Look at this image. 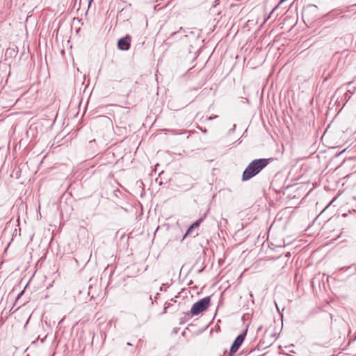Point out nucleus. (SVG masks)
Wrapping results in <instances>:
<instances>
[{"instance_id": "nucleus-10", "label": "nucleus", "mask_w": 356, "mask_h": 356, "mask_svg": "<svg viewBox=\"0 0 356 356\" xmlns=\"http://www.w3.org/2000/svg\"><path fill=\"white\" fill-rule=\"evenodd\" d=\"M170 305H171V303H165V309H166L167 307H168Z\"/></svg>"}, {"instance_id": "nucleus-12", "label": "nucleus", "mask_w": 356, "mask_h": 356, "mask_svg": "<svg viewBox=\"0 0 356 356\" xmlns=\"http://www.w3.org/2000/svg\"><path fill=\"white\" fill-rule=\"evenodd\" d=\"M93 1V0H88L89 6L91 4V3Z\"/></svg>"}, {"instance_id": "nucleus-1", "label": "nucleus", "mask_w": 356, "mask_h": 356, "mask_svg": "<svg viewBox=\"0 0 356 356\" xmlns=\"http://www.w3.org/2000/svg\"><path fill=\"white\" fill-rule=\"evenodd\" d=\"M268 159H259L251 161L244 170L242 175V181L250 180L259 174L268 163Z\"/></svg>"}, {"instance_id": "nucleus-2", "label": "nucleus", "mask_w": 356, "mask_h": 356, "mask_svg": "<svg viewBox=\"0 0 356 356\" xmlns=\"http://www.w3.org/2000/svg\"><path fill=\"white\" fill-rule=\"evenodd\" d=\"M210 301V297L207 296L195 302L191 309V314L196 316L205 311L209 307Z\"/></svg>"}, {"instance_id": "nucleus-5", "label": "nucleus", "mask_w": 356, "mask_h": 356, "mask_svg": "<svg viewBox=\"0 0 356 356\" xmlns=\"http://www.w3.org/2000/svg\"><path fill=\"white\" fill-rule=\"evenodd\" d=\"M131 37L127 35L118 40V46L121 50L126 51L130 48Z\"/></svg>"}, {"instance_id": "nucleus-14", "label": "nucleus", "mask_w": 356, "mask_h": 356, "mask_svg": "<svg viewBox=\"0 0 356 356\" xmlns=\"http://www.w3.org/2000/svg\"><path fill=\"white\" fill-rule=\"evenodd\" d=\"M250 296L252 297V298L253 297L252 293H250Z\"/></svg>"}, {"instance_id": "nucleus-11", "label": "nucleus", "mask_w": 356, "mask_h": 356, "mask_svg": "<svg viewBox=\"0 0 356 356\" xmlns=\"http://www.w3.org/2000/svg\"><path fill=\"white\" fill-rule=\"evenodd\" d=\"M217 118V116H215V117H209V118H208V120H212V119H213V118Z\"/></svg>"}, {"instance_id": "nucleus-8", "label": "nucleus", "mask_w": 356, "mask_h": 356, "mask_svg": "<svg viewBox=\"0 0 356 356\" xmlns=\"http://www.w3.org/2000/svg\"><path fill=\"white\" fill-rule=\"evenodd\" d=\"M355 90H356V87H354L353 90H350H350H348V92H349V93H350V95H352L355 92Z\"/></svg>"}, {"instance_id": "nucleus-4", "label": "nucleus", "mask_w": 356, "mask_h": 356, "mask_svg": "<svg viewBox=\"0 0 356 356\" xmlns=\"http://www.w3.org/2000/svg\"><path fill=\"white\" fill-rule=\"evenodd\" d=\"M203 219L200 218L197 220H196L195 222H193L187 229L186 234L184 236V238L191 236L193 238H195L198 235V230L197 228L199 227L200 225L202 222Z\"/></svg>"}, {"instance_id": "nucleus-15", "label": "nucleus", "mask_w": 356, "mask_h": 356, "mask_svg": "<svg viewBox=\"0 0 356 356\" xmlns=\"http://www.w3.org/2000/svg\"><path fill=\"white\" fill-rule=\"evenodd\" d=\"M127 345H129V346H131L132 344H131V343L128 342V343H127Z\"/></svg>"}, {"instance_id": "nucleus-7", "label": "nucleus", "mask_w": 356, "mask_h": 356, "mask_svg": "<svg viewBox=\"0 0 356 356\" xmlns=\"http://www.w3.org/2000/svg\"><path fill=\"white\" fill-rule=\"evenodd\" d=\"M350 97H351V95H350V93L348 92L346 93H345V95H344V99L346 101H348L350 98Z\"/></svg>"}, {"instance_id": "nucleus-3", "label": "nucleus", "mask_w": 356, "mask_h": 356, "mask_svg": "<svg viewBox=\"0 0 356 356\" xmlns=\"http://www.w3.org/2000/svg\"><path fill=\"white\" fill-rule=\"evenodd\" d=\"M246 335V331L243 332V333L240 334L236 337V338L234 339V342L232 343L230 349H229V355L232 356V354L235 353L238 348L241 347V344L243 343Z\"/></svg>"}, {"instance_id": "nucleus-13", "label": "nucleus", "mask_w": 356, "mask_h": 356, "mask_svg": "<svg viewBox=\"0 0 356 356\" xmlns=\"http://www.w3.org/2000/svg\"><path fill=\"white\" fill-rule=\"evenodd\" d=\"M202 131L203 133H206V132H207V130H202Z\"/></svg>"}, {"instance_id": "nucleus-6", "label": "nucleus", "mask_w": 356, "mask_h": 356, "mask_svg": "<svg viewBox=\"0 0 356 356\" xmlns=\"http://www.w3.org/2000/svg\"><path fill=\"white\" fill-rule=\"evenodd\" d=\"M183 317L180 318V324H183L188 321L193 315L191 314V311L188 312H184Z\"/></svg>"}, {"instance_id": "nucleus-9", "label": "nucleus", "mask_w": 356, "mask_h": 356, "mask_svg": "<svg viewBox=\"0 0 356 356\" xmlns=\"http://www.w3.org/2000/svg\"><path fill=\"white\" fill-rule=\"evenodd\" d=\"M334 344V342H328V343H326L323 346L328 347V346H333Z\"/></svg>"}]
</instances>
